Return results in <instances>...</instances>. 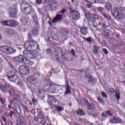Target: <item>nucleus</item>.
<instances>
[{
  "instance_id": "1",
  "label": "nucleus",
  "mask_w": 125,
  "mask_h": 125,
  "mask_svg": "<svg viewBox=\"0 0 125 125\" xmlns=\"http://www.w3.org/2000/svg\"><path fill=\"white\" fill-rule=\"evenodd\" d=\"M25 49L23 51V54L24 56H27L30 54L31 51H40V46L35 40H32L29 42H26L24 44Z\"/></svg>"
},
{
  "instance_id": "2",
  "label": "nucleus",
  "mask_w": 125,
  "mask_h": 125,
  "mask_svg": "<svg viewBox=\"0 0 125 125\" xmlns=\"http://www.w3.org/2000/svg\"><path fill=\"white\" fill-rule=\"evenodd\" d=\"M62 50L61 48L59 47H57L55 49V53H56L55 57L56 59V61L58 62H62V60H67V61H69V57L67 56V54L68 53H66V51H65L63 53H62ZM61 55V58L62 59H60V58L59 57V56Z\"/></svg>"
},
{
  "instance_id": "3",
  "label": "nucleus",
  "mask_w": 125,
  "mask_h": 125,
  "mask_svg": "<svg viewBox=\"0 0 125 125\" xmlns=\"http://www.w3.org/2000/svg\"><path fill=\"white\" fill-rule=\"evenodd\" d=\"M21 9L26 15H28L32 12V6L27 2H24L21 4Z\"/></svg>"
},
{
  "instance_id": "4",
  "label": "nucleus",
  "mask_w": 125,
  "mask_h": 125,
  "mask_svg": "<svg viewBox=\"0 0 125 125\" xmlns=\"http://www.w3.org/2000/svg\"><path fill=\"white\" fill-rule=\"evenodd\" d=\"M57 87L51 84H45L43 86V90L50 93H57Z\"/></svg>"
},
{
  "instance_id": "5",
  "label": "nucleus",
  "mask_w": 125,
  "mask_h": 125,
  "mask_svg": "<svg viewBox=\"0 0 125 125\" xmlns=\"http://www.w3.org/2000/svg\"><path fill=\"white\" fill-rule=\"evenodd\" d=\"M7 78L11 83H16L17 79H18V76L16 73L10 71L7 72L6 74Z\"/></svg>"
},
{
  "instance_id": "6",
  "label": "nucleus",
  "mask_w": 125,
  "mask_h": 125,
  "mask_svg": "<svg viewBox=\"0 0 125 125\" xmlns=\"http://www.w3.org/2000/svg\"><path fill=\"white\" fill-rule=\"evenodd\" d=\"M121 12H122V9L115 8L114 9V11L111 12V14L114 17L118 18V19H122V18H124V15L121 13Z\"/></svg>"
},
{
  "instance_id": "7",
  "label": "nucleus",
  "mask_w": 125,
  "mask_h": 125,
  "mask_svg": "<svg viewBox=\"0 0 125 125\" xmlns=\"http://www.w3.org/2000/svg\"><path fill=\"white\" fill-rule=\"evenodd\" d=\"M48 102L51 106H58L59 105V102L56 100V98L52 96H49L48 99Z\"/></svg>"
},
{
  "instance_id": "8",
  "label": "nucleus",
  "mask_w": 125,
  "mask_h": 125,
  "mask_svg": "<svg viewBox=\"0 0 125 125\" xmlns=\"http://www.w3.org/2000/svg\"><path fill=\"white\" fill-rule=\"evenodd\" d=\"M69 10L73 20H79L80 19L81 15L79 12L75 11L73 8H69Z\"/></svg>"
},
{
  "instance_id": "9",
  "label": "nucleus",
  "mask_w": 125,
  "mask_h": 125,
  "mask_svg": "<svg viewBox=\"0 0 125 125\" xmlns=\"http://www.w3.org/2000/svg\"><path fill=\"white\" fill-rule=\"evenodd\" d=\"M39 34V28L37 27H34L32 29L31 31H30L28 34V40L32 41L33 40V36H37Z\"/></svg>"
},
{
  "instance_id": "10",
  "label": "nucleus",
  "mask_w": 125,
  "mask_h": 125,
  "mask_svg": "<svg viewBox=\"0 0 125 125\" xmlns=\"http://www.w3.org/2000/svg\"><path fill=\"white\" fill-rule=\"evenodd\" d=\"M17 21L15 20L6 21L3 22V24L5 26H8L9 27H12L17 26Z\"/></svg>"
},
{
  "instance_id": "11",
  "label": "nucleus",
  "mask_w": 125,
  "mask_h": 125,
  "mask_svg": "<svg viewBox=\"0 0 125 125\" xmlns=\"http://www.w3.org/2000/svg\"><path fill=\"white\" fill-rule=\"evenodd\" d=\"M19 70L20 73H21V74H22V75H28V74L30 73L29 68L24 65H21L19 67Z\"/></svg>"
},
{
  "instance_id": "12",
  "label": "nucleus",
  "mask_w": 125,
  "mask_h": 125,
  "mask_svg": "<svg viewBox=\"0 0 125 125\" xmlns=\"http://www.w3.org/2000/svg\"><path fill=\"white\" fill-rule=\"evenodd\" d=\"M85 104L86 106L87 110H89L90 111H93L95 109V104L93 103L90 104L88 101L86 100H84Z\"/></svg>"
},
{
  "instance_id": "13",
  "label": "nucleus",
  "mask_w": 125,
  "mask_h": 125,
  "mask_svg": "<svg viewBox=\"0 0 125 125\" xmlns=\"http://www.w3.org/2000/svg\"><path fill=\"white\" fill-rule=\"evenodd\" d=\"M17 12H18V11L16 9L13 8H10L9 9V13L11 18H16V16H17Z\"/></svg>"
},
{
  "instance_id": "14",
  "label": "nucleus",
  "mask_w": 125,
  "mask_h": 125,
  "mask_svg": "<svg viewBox=\"0 0 125 125\" xmlns=\"http://www.w3.org/2000/svg\"><path fill=\"white\" fill-rule=\"evenodd\" d=\"M63 19V16L58 14L56 15V17L53 18L52 21V23H56L57 22H61Z\"/></svg>"
},
{
  "instance_id": "15",
  "label": "nucleus",
  "mask_w": 125,
  "mask_h": 125,
  "mask_svg": "<svg viewBox=\"0 0 125 125\" xmlns=\"http://www.w3.org/2000/svg\"><path fill=\"white\" fill-rule=\"evenodd\" d=\"M14 60L15 61H17L18 62H20L21 63H24V61L26 58L22 55H20L17 57H13Z\"/></svg>"
},
{
  "instance_id": "16",
  "label": "nucleus",
  "mask_w": 125,
  "mask_h": 125,
  "mask_svg": "<svg viewBox=\"0 0 125 125\" xmlns=\"http://www.w3.org/2000/svg\"><path fill=\"white\" fill-rule=\"evenodd\" d=\"M4 86L5 87L3 86H0V89H1L4 93H6L7 92L6 88H9L10 89L11 88V85H10L8 83H5Z\"/></svg>"
},
{
  "instance_id": "17",
  "label": "nucleus",
  "mask_w": 125,
  "mask_h": 125,
  "mask_svg": "<svg viewBox=\"0 0 125 125\" xmlns=\"http://www.w3.org/2000/svg\"><path fill=\"white\" fill-rule=\"evenodd\" d=\"M109 122L111 124H122L123 120L119 117H114Z\"/></svg>"
},
{
  "instance_id": "18",
  "label": "nucleus",
  "mask_w": 125,
  "mask_h": 125,
  "mask_svg": "<svg viewBox=\"0 0 125 125\" xmlns=\"http://www.w3.org/2000/svg\"><path fill=\"white\" fill-rule=\"evenodd\" d=\"M28 82H30V83H37L38 82V77L36 76H30L28 78Z\"/></svg>"
},
{
  "instance_id": "19",
  "label": "nucleus",
  "mask_w": 125,
  "mask_h": 125,
  "mask_svg": "<svg viewBox=\"0 0 125 125\" xmlns=\"http://www.w3.org/2000/svg\"><path fill=\"white\" fill-rule=\"evenodd\" d=\"M88 29V28L87 27V26H84V25H83V26L81 27L80 29V32L82 35L85 36V35L88 34V33L87 32Z\"/></svg>"
},
{
  "instance_id": "20",
  "label": "nucleus",
  "mask_w": 125,
  "mask_h": 125,
  "mask_svg": "<svg viewBox=\"0 0 125 125\" xmlns=\"http://www.w3.org/2000/svg\"><path fill=\"white\" fill-rule=\"evenodd\" d=\"M112 115L113 114L111 113V111H107L102 113L101 117L102 118H105V119H106V118H108V117L112 116Z\"/></svg>"
},
{
  "instance_id": "21",
  "label": "nucleus",
  "mask_w": 125,
  "mask_h": 125,
  "mask_svg": "<svg viewBox=\"0 0 125 125\" xmlns=\"http://www.w3.org/2000/svg\"><path fill=\"white\" fill-rule=\"evenodd\" d=\"M104 7L107 10V12H112L113 10V7H112V5L109 3H105Z\"/></svg>"
},
{
  "instance_id": "22",
  "label": "nucleus",
  "mask_w": 125,
  "mask_h": 125,
  "mask_svg": "<svg viewBox=\"0 0 125 125\" xmlns=\"http://www.w3.org/2000/svg\"><path fill=\"white\" fill-rule=\"evenodd\" d=\"M32 18L33 19L34 22L36 25H39V19H38V16L36 14V13H33V14L32 15Z\"/></svg>"
},
{
  "instance_id": "23",
  "label": "nucleus",
  "mask_w": 125,
  "mask_h": 125,
  "mask_svg": "<svg viewBox=\"0 0 125 125\" xmlns=\"http://www.w3.org/2000/svg\"><path fill=\"white\" fill-rule=\"evenodd\" d=\"M16 52V50L13 49V48L8 46V48L7 49V52H6V54H12V53H15Z\"/></svg>"
},
{
  "instance_id": "24",
  "label": "nucleus",
  "mask_w": 125,
  "mask_h": 125,
  "mask_svg": "<svg viewBox=\"0 0 125 125\" xmlns=\"http://www.w3.org/2000/svg\"><path fill=\"white\" fill-rule=\"evenodd\" d=\"M66 91L64 92L65 95H68V94H71V86H70V85L68 83H66Z\"/></svg>"
},
{
  "instance_id": "25",
  "label": "nucleus",
  "mask_w": 125,
  "mask_h": 125,
  "mask_svg": "<svg viewBox=\"0 0 125 125\" xmlns=\"http://www.w3.org/2000/svg\"><path fill=\"white\" fill-rule=\"evenodd\" d=\"M99 49H100V46L94 45L93 47V53L95 54H98V53H99V52L98 51Z\"/></svg>"
},
{
  "instance_id": "26",
  "label": "nucleus",
  "mask_w": 125,
  "mask_h": 125,
  "mask_svg": "<svg viewBox=\"0 0 125 125\" xmlns=\"http://www.w3.org/2000/svg\"><path fill=\"white\" fill-rule=\"evenodd\" d=\"M8 48V46H2L0 47V50L2 52H3L4 53H6L7 51V48Z\"/></svg>"
},
{
  "instance_id": "27",
  "label": "nucleus",
  "mask_w": 125,
  "mask_h": 125,
  "mask_svg": "<svg viewBox=\"0 0 125 125\" xmlns=\"http://www.w3.org/2000/svg\"><path fill=\"white\" fill-rule=\"evenodd\" d=\"M24 64H26L27 65H28V66H32L34 63H33V62L30 61V60L28 59H26L25 58V60L23 62Z\"/></svg>"
},
{
  "instance_id": "28",
  "label": "nucleus",
  "mask_w": 125,
  "mask_h": 125,
  "mask_svg": "<svg viewBox=\"0 0 125 125\" xmlns=\"http://www.w3.org/2000/svg\"><path fill=\"white\" fill-rule=\"evenodd\" d=\"M93 3H104L106 0H91Z\"/></svg>"
},
{
  "instance_id": "29",
  "label": "nucleus",
  "mask_w": 125,
  "mask_h": 125,
  "mask_svg": "<svg viewBox=\"0 0 125 125\" xmlns=\"http://www.w3.org/2000/svg\"><path fill=\"white\" fill-rule=\"evenodd\" d=\"M16 111L19 115L21 114V112H22V108H21V106H20V105H18L16 108Z\"/></svg>"
},
{
  "instance_id": "30",
  "label": "nucleus",
  "mask_w": 125,
  "mask_h": 125,
  "mask_svg": "<svg viewBox=\"0 0 125 125\" xmlns=\"http://www.w3.org/2000/svg\"><path fill=\"white\" fill-rule=\"evenodd\" d=\"M77 113L80 116H84V115H85V113L84 112H83L82 109H78L77 111Z\"/></svg>"
},
{
  "instance_id": "31",
  "label": "nucleus",
  "mask_w": 125,
  "mask_h": 125,
  "mask_svg": "<svg viewBox=\"0 0 125 125\" xmlns=\"http://www.w3.org/2000/svg\"><path fill=\"white\" fill-rule=\"evenodd\" d=\"M19 119L20 120L19 124H21V123L22 125H24V121L25 120V119H24V117H23V116H22V115H20L19 116Z\"/></svg>"
},
{
  "instance_id": "32",
  "label": "nucleus",
  "mask_w": 125,
  "mask_h": 125,
  "mask_svg": "<svg viewBox=\"0 0 125 125\" xmlns=\"http://www.w3.org/2000/svg\"><path fill=\"white\" fill-rule=\"evenodd\" d=\"M92 3H93V2L92 3H91V1H88L87 4H86L85 5L86 7H87V8H92V7H93V5H92Z\"/></svg>"
},
{
  "instance_id": "33",
  "label": "nucleus",
  "mask_w": 125,
  "mask_h": 125,
  "mask_svg": "<svg viewBox=\"0 0 125 125\" xmlns=\"http://www.w3.org/2000/svg\"><path fill=\"white\" fill-rule=\"evenodd\" d=\"M83 40L84 41H86V42H88L89 44H92V40H91V39H90V38H85Z\"/></svg>"
},
{
  "instance_id": "34",
  "label": "nucleus",
  "mask_w": 125,
  "mask_h": 125,
  "mask_svg": "<svg viewBox=\"0 0 125 125\" xmlns=\"http://www.w3.org/2000/svg\"><path fill=\"white\" fill-rule=\"evenodd\" d=\"M21 20H22V21L24 23H25V22L26 23H27L29 21V18L27 17V16H25L24 17L23 19L21 18Z\"/></svg>"
},
{
  "instance_id": "35",
  "label": "nucleus",
  "mask_w": 125,
  "mask_h": 125,
  "mask_svg": "<svg viewBox=\"0 0 125 125\" xmlns=\"http://www.w3.org/2000/svg\"><path fill=\"white\" fill-rule=\"evenodd\" d=\"M95 80L94 78H90L88 81V83H90L91 85H93Z\"/></svg>"
},
{
  "instance_id": "36",
  "label": "nucleus",
  "mask_w": 125,
  "mask_h": 125,
  "mask_svg": "<svg viewBox=\"0 0 125 125\" xmlns=\"http://www.w3.org/2000/svg\"><path fill=\"white\" fill-rule=\"evenodd\" d=\"M97 100L100 102V103H101V104H104V100H103V99L100 97H97Z\"/></svg>"
},
{
  "instance_id": "37",
  "label": "nucleus",
  "mask_w": 125,
  "mask_h": 125,
  "mask_svg": "<svg viewBox=\"0 0 125 125\" xmlns=\"http://www.w3.org/2000/svg\"><path fill=\"white\" fill-rule=\"evenodd\" d=\"M65 12H66V10L65 9H63L61 11L58 12V14H60V15H64L65 14Z\"/></svg>"
},
{
  "instance_id": "38",
  "label": "nucleus",
  "mask_w": 125,
  "mask_h": 125,
  "mask_svg": "<svg viewBox=\"0 0 125 125\" xmlns=\"http://www.w3.org/2000/svg\"><path fill=\"white\" fill-rule=\"evenodd\" d=\"M115 94H116V97L117 100H119V99H120L121 93H120V92H116Z\"/></svg>"
},
{
  "instance_id": "39",
  "label": "nucleus",
  "mask_w": 125,
  "mask_h": 125,
  "mask_svg": "<svg viewBox=\"0 0 125 125\" xmlns=\"http://www.w3.org/2000/svg\"><path fill=\"white\" fill-rule=\"evenodd\" d=\"M103 16L106 20H111V17L110 16H108L106 14H103Z\"/></svg>"
},
{
  "instance_id": "40",
  "label": "nucleus",
  "mask_w": 125,
  "mask_h": 125,
  "mask_svg": "<svg viewBox=\"0 0 125 125\" xmlns=\"http://www.w3.org/2000/svg\"><path fill=\"white\" fill-rule=\"evenodd\" d=\"M92 18L93 20H98V19H99V16H98L97 15L93 14Z\"/></svg>"
},
{
  "instance_id": "41",
  "label": "nucleus",
  "mask_w": 125,
  "mask_h": 125,
  "mask_svg": "<svg viewBox=\"0 0 125 125\" xmlns=\"http://www.w3.org/2000/svg\"><path fill=\"white\" fill-rule=\"evenodd\" d=\"M43 81H44V82H48V81H49V77H48V76H47V75H46V76H43Z\"/></svg>"
},
{
  "instance_id": "42",
  "label": "nucleus",
  "mask_w": 125,
  "mask_h": 125,
  "mask_svg": "<svg viewBox=\"0 0 125 125\" xmlns=\"http://www.w3.org/2000/svg\"><path fill=\"white\" fill-rule=\"evenodd\" d=\"M9 93L10 95H14V90H13L12 88H10L9 91Z\"/></svg>"
},
{
  "instance_id": "43",
  "label": "nucleus",
  "mask_w": 125,
  "mask_h": 125,
  "mask_svg": "<svg viewBox=\"0 0 125 125\" xmlns=\"http://www.w3.org/2000/svg\"><path fill=\"white\" fill-rule=\"evenodd\" d=\"M101 94L103 98H107V94L105 92H102Z\"/></svg>"
},
{
  "instance_id": "44",
  "label": "nucleus",
  "mask_w": 125,
  "mask_h": 125,
  "mask_svg": "<svg viewBox=\"0 0 125 125\" xmlns=\"http://www.w3.org/2000/svg\"><path fill=\"white\" fill-rule=\"evenodd\" d=\"M57 110L59 112H61V111H63L64 110V108L62 106H58L57 107Z\"/></svg>"
},
{
  "instance_id": "45",
  "label": "nucleus",
  "mask_w": 125,
  "mask_h": 125,
  "mask_svg": "<svg viewBox=\"0 0 125 125\" xmlns=\"http://www.w3.org/2000/svg\"><path fill=\"white\" fill-rule=\"evenodd\" d=\"M102 50L104 54H105L106 55H107V54H108L109 52L105 48H103Z\"/></svg>"
},
{
  "instance_id": "46",
  "label": "nucleus",
  "mask_w": 125,
  "mask_h": 125,
  "mask_svg": "<svg viewBox=\"0 0 125 125\" xmlns=\"http://www.w3.org/2000/svg\"><path fill=\"white\" fill-rule=\"evenodd\" d=\"M39 97L40 100H42V99L44 98V95L42 94H40Z\"/></svg>"
},
{
  "instance_id": "47",
  "label": "nucleus",
  "mask_w": 125,
  "mask_h": 125,
  "mask_svg": "<svg viewBox=\"0 0 125 125\" xmlns=\"http://www.w3.org/2000/svg\"><path fill=\"white\" fill-rule=\"evenodd\" d=\"M97 9L99 11V12H102V11H103V10H104V8L99 7L97 8Z\"/></svg>"
},
{
  "instance_id": "48",
  "label": "nucleus",
  "mask_w": 125,
  "mask_h": 125,
  "mask_svg": "<svg viewBox=\"0 0 125 125\" xmlns=\"http://www.w3.org/2000/svg\"><path fill=\"white\" fill-rule=\"evenodd\" d=\"M13 115H15V113L12 111H10L9 113V117H10V118H12V117H13Z\"/></svg>"
},
{
  "instance_id": "49",
  "label": "nucleus",
  "mask_w": 125,
  "mask_h": 125,
  "mask_svg": "<svg viewBox=\"0 0 125 125\" xmlns=\"http://www.w3.org/2000/svg\"><path fill=\"white\" fill-rule=\"evenodd\" d=\"M46 53L47 54H48V55H51V49H47L46 50Z\"/></svg>"
},
{
  "instance_id": "50",
  "label": "nucleus",
  "mask_w": 125,
  "mask_h": 125,
  "mask_svg": "<svg viewBox=\"0 0 125 125\" xmlns=\"http://www.w3.org/2000/svg\"><path fill=\"white\" fill-rule=\"evenodd\" d=\"M2 120L4 123L2 122V121H1V124L2 125H6V120L5 119V118H3L2 119Z\"/></svg>"
},
{
  "instance_id": "51",
  "label": "nucleus",
  "mask_w": 125,
  "mask_h": 125,
  "mask_svg": "<svg viewBox=\"0 0 125 125\" xmlns=\"http://www.w3.org/2000/svg\"><path fill=\"white\" fill-rule=\"evenodd\" d=\"M93 23L94 28H96V29H97V28L98 27V24H97V22H96L95 21H94L93 22Z\"/></svg>"
},
{
  "instance_id": "52",
  "label": "nucleus",
  "mask_w": 125,
  "mask_h": 125,
  "mask_svg": "<svg viewBox=\"0 0 125 125\" xmlns=\"http://www.w3.org/2000/svg\"><path fill=\"white\" fill-rule=\"evenodd\" d=\"M17 84L18 85V86H20V87L22 88L23 86V83L21 82H18Z\"/></svg>"
},
{
  "instance_id": "53",
  "label": "nucleus",
  "mask_w": 125,
  "mask_h": 125,
  "mask_svg": "<svg viewBox=\"0 0 125 125\" xmlns=\"http://www.w3.org/2000/svg\"><path fill=\"white\" fill-rule=\"evenodd\" d=\"M36 2L37 4H42V0H37Z\"/></svg>"
},
{
  "instance_id": "54",
  "label": "nucleus",
  "mask_w": 125,
  "mask_h": 125,
  "mask_svg": "<svg viewBox=\"0 0 125 125\" xmlns=\"http://www.w3.org/2000/svg\"><path fill=\"white\" fill-rule=\"evenodd\" d=\"M21 106H22V108L24 111H28V108L27 107H26V106H25L23 104H22Z\"/></svg>"
},
{
  "instance_id": "55",
  "label": "nucleus",
  "mask_w": 125,
  "mask_h": 125,
  "mask_svg": "<svg viewBox=\"0 0 125 125\" xmlns=\"http://www.w3.org/2000/svg\"><path fill=\"white\" fill-rule=\"evenodd\" d=\"M32 102L33 104H37L38 103V100H35L34 98H32Z\"/></svg>"
},
{
  "instance_id": "56",
  "label": "nucleus",
  "mask_w": 125,
  "mask_h": 125,
  "mask_svg": "<svg viewBox=\"0 0 125 125\" xmlns=\"http://www.w3.org/2000/svg\"><path fill=\"white\" fill-rule=\"evenodd\" d=\"M62 33H63V35H67V33H68V30L66 29H64L62 30Z\"/></svg>"
},
{
  "instance_id": "57",
  "label": "nucleus",
  "mask_w": 125,
  "mask_h": 125,
  "mask_svg": "<svg viewBox=\"0 0 125 125\" xmlns=\"http://www.w3.org/2000/svg\"><path fill=\"white\" fill-rule=\"evenodd\" d=\"M71 53L72 54V55H73V56H75V54L76 53V52H75V50H74V49H72L71 50Z\"/></svg>"
},
{
  "instance_id": "58",
  "label": "nucleus",
  "mask_w": 125,
  "mask_h": 125,
  "mask_svg": "<svg viewBox=\"0 0 125 125\" xmlns=\"http://www.w3.org/2000/svg\"><path fill=\"white\" fill-rule=\"evenodd\" d=\"M107 27L108 26L106 25V23L105 22L103 24L102 28H103L104 29H107Z\"/></svg>"
},
{
  "instance_id": "59",
  "label": "nucleus",
  "mask_w": 125,
  "mask_h": 125,
  "mask_svg": "<svg viewBox=\"0 0 125 125\" xmlns=\"http://www.w3.org/2000/svg\"><path fill=\"white\" fill-rule=\"evenodd\" d=\"M39 118L40 119H42L44 118V115L42 114H40L39 116Z\"/></svg>"
},
{
  "instance_id": "60",
  "label": "nucleus",
  "mask_w": 125,
  "mask_h": 125,
  "mask_svg": "<svg viewBox=\"0 0 125 125\" xmlns=\"http://www.w3.org/2000/svg\"><path fill=\"white\" fill-rule=\"evenodd\" d=\"M109 91L111 93H114V92H115V89H114V88H110L109 89Z\"/></svg>"
},
{
  "instance_id": "61",
  "label": "nucleus",
  "mask_w": 125,
  "mask_h": 125,
  "mask_svg": "<svg viewBox=\"0 0 125 125\" xmlns=\"http://www.w3.org/2000/svg\"><path fill=\"white\" fill-rule=\"evenodd\" d=\"M6 31L7 32V34H10L11 32V29L10 28H7L6 29Z\"/></svg>"
},
{
  "instance_id": "62",
  "label": "nucleus",
  "mask_w": 125,
  "mask_h": 125,
  "mask_svg": "<svg viewBox=\"0 0 125 125\" xmlns=\"http://www.w3.org/2000/svg\"><path fill=\"white\" fill-rule=\"evenodd\" d=\"M104 37H109V34L108 33L104 32Z\"/></svg>"
},
{
  "instance_id": "63",
  "label": "nucleus",
  "mask_w": 125,
  "mask_h": 125,
  "mask_svg": "<svg viewBox=\"0 0 125 125\" xmlns=\"http://www.w3.org/2000/svg\"><path fill=\"white\" fill-rule=\"evenodd\" d=\"M0 101L2 104H4V101L3 99L0 98Z\"/></svg>"
},
{
  "instance_id": "64",
  "label": "nucleus",
  "mask_w": 125,
  "mask_h": 125,
  "mask_svg": "<svg viewBox=\"0 0 125 125\" xmlns=\"http://www.w3.org/2000/svg\"><path fill=\"white\" fill-rule=\"evenodd\" d=\"M97 116H98V112H95V113L93 114V117H94V118H96V117H97Z\"/></svg>"
}]
</instances>
